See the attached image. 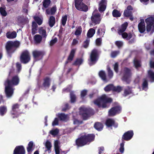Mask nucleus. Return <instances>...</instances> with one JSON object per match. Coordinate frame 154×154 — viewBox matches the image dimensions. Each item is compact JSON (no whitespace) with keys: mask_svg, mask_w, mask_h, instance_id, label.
I'll return each mask as SVG.
<instances>
[{"mask_svg":"<svg viewBox=\"0 0 154 154\" xmlns=\"http://www.w3.org/2000/svg\"><path fill=\"white\" fill-rule=\"evenodd\" d=\"M19 82L20 79L17 75L13 76L11 81L8 79L6 81L5 83V92L8 97H11L13 94L14 89L12 87V85H17Z\"/></svg>","mask_w":154,"mask_h":154,"instance_id":"nucleus-1","label":"nucleus"},{"mask_svg":"<svg viewBox=\"0 0 154 154\" xmlns=\"http://www.w3.org/2000/svg\"><path fill=\"white\" fill-rule=\"evenodd\" d=\"M112 99L103 95L94 102V103L100 107L106 108L108 106V104L112 102Z\"/></svg>","mask_w":154,"mask_h":154,"instance_id":"nucleus-2","label":"nucleus"},{"mask_svg":"<svg viewBox=\"0 0 154 154\" xmlns=\"http://www.w3.org/2000/svg\"><path fill=\"white\" fill-rule=\"evenodd\" d=\"M94 138L93 134H84L76 140V144L78 146H82L94 140Z\"/></svg>","mask_w":154,"mask_h":154,"instance_id":"nucleus-3","label":"nucleus"},{"mask_svg":"<svg viewBox=\"0 0 154 154\" xmlns=\"http://www.w3.org/2000/svg\"><path fill=\"white\" fill-rule=\"evenodd\" d=\"M128 25V23L127 22L123 24L119 27L118 32L119 35H122L123 38L129 40L132 37V35L131 33L128 34L126 32H123L125 30Z\"/></svg>","mask_w":154,"mask_h":154,"instance_id":"nucleus-4","label":"nucleus"},{"mask_svg":"<svg viewBox=\"0 0 154 154\" xmlns=\"http://www.w3.org/2000/svg\"><path fill=\"white\" fill-rule=\"evenodd\" d=\"M146 23V30L147 32L152 33L154 32V17L152 16L145 20Z\"/></svg>","mask_w":154,"mask_h":154,"instance_id":"nucleus-5","label":"nucleus"},{"mask_svg":"<svg viewBox=\"0 0 154 154\" xmlns=\"http://www.w3.org/2000/svg\"><path fill=\"white\" fill-rule=\"evenodd\" d=\"M83 0H75V8L79 10L86 11L88 10L87 5L83 4Z\"/></svg>","mask_w":154,"mask_h":154,"instance_id":"nucleus-6","label":"nucleus"},{"mask_svg":"<svg viewBox=\"0 0 154 154\" xmlns=\"http://www.w3.org/2000/svg\"><path fill=\"white\" fill-rule=\"evenodd\" d=\"M98 52L97 50L94 49L91 52L90 58L88 60V63L90 65L94 64L98 59Z\"/></svg>","mask_w":154,"mask_h":154,"instance_id":"nucleus-7","label":"nucleus"},{"mask_svg":"<svg viewBox=\"0 0 154 154\" xmlns=\"http://www.w3.org/2000/svg\"><path fill=\"white\" fill-rule=\"evenodd\" d=\"M30 60V54L27 51H23L20 57V61L24 63H28Z\"/></svg>","mask_w":154,"mask_h":154,"instance_id":"nucleus-8","label":"nucleus"},{"mask_svg":"<svg viewBox=\"0 0 154 154\" xmlns=\"http://www.w3.org/2000/svg\"><path fill=\"white\" fill-rule=\"evenodd\" d=\"M101 18L100 14L98 13H97V11H94L91 17V20L93 23L95 24H98L100 21Z\"/></svg>","mask_w":154,"mask_h":154,"instance_id":"nucleus-9","label":"nucleus"},{"mask_svg":"<svg viewBox=\"0 0 154 154\" xmlns=\"http://www.w3.org/2000/svg\"><path fill=\"white\" fill-rule=\"evenodd\" d=\"M124 76L122 80L127 83H129L131 80V73L130 70L127 68H125L124 70Z\"/></svg>","mask_w":154,"mask_h":154,"instance_id":"nucleus-10","label":"nucleus"},{"mask_svg":"<svg viewBox=\"0 0 154 154\" xmlns=\"http://www.w3.org/2000/svg\"><path fill=\"white\" fill-rule=\"evenodd\" d=\"M19 105L17 104L13 105L12 107L11 113L13 118L17 117L18 116Z\"/></svg>","mask_w":154,"mask_h":154,"instance_id":"nucleus-11","label":"nucleus"},{"mask_svg":"<svg viewBox=\"0 0 154 154\" xmlns=\"http://www.w3.org/2000/svg\"><path fill=\"white\" fill-rule=\"evenodd\" d=\"M121 108L119 106L112 108L109 111V115L112 116L119 113L121 111Z\"/></svg>","mask_w":154,"mask_h":154,"instance_id":"nucleus-12","label":"nucleus"},{"mask_svg":"<svg viewBox=\"0 0 154 154\" xmlns=\"http://www.w3.org/2000/svg\"><path fill=\"white\" fill-rule=\"evenodd\" d=\"M80 112L84 120L87 119L89 117L88 109L86 108L84 106L81 107L80 109Z\"/></svg>","mask_w":154,"mask_h":154,"instance_id":"nucleus-13","label":"nucleus"},{"mask_svg":"<svg viewBox=\"0 0 154 154\" xmlns=\"http://www.w3.org/2000/svg\"><path fill=\"white\" fill-rule=\"evenodd\" d=\"M107 4L106 0H101L99 3L98 9L100 12L104 11L106 9Z\"/></svg>","mask_w":154,"mask_h":154,"instance_id":"nucleus-14","label":"nucleus"},{"mask_svg":"<svg viewBox=\"0 0 154 154\" xmlns=\"http://www.w3.org/2000/svg\"><path fill=\"white\" fill-rule=\"evenodd\" d=\"M134 135L133 131H129L125 133L122 136V138L126 140H130Z\"/></svg>","mask_w":154,"mask_h":154,"instance_id":"nucleus-15","label":"nucleus"},{"mask_svg":"<svg viewBox=\"0 0 154 154\" xmlns=\"http://www.w3.org/2000/svg\"><path fill=\"white\" fill-rule=\"evenodd\" d=\"M14 154H25V150L22 146H18L15 148Z\"/></svg>","mask_w":154,"mask_h":154,"instance_id":"nucleus-16","label":"nucleus"},{"mask_svg":"<svg viewBox=\"0 0 154 154\" xmlns=\"http://www.w3.org/2000/svg\"><path fill=\"white\" fill-rule=\"evenodd\" d=\"M11 42H8L6 46V48L7 53L8 54H10L13 52L15 50V48H14L13 45H11Z\"/></svg>","mask_w":154,"mask_h":154,"instance_id":"nucleus-17","label":"nucleus"},{"mask_svg":"<svg viewBox=\"0 0 154 154\" xmlns=\"http://www.w3.org/2000/svg\"><path fill=\"white\" fill-rule=\"evenodd\" d=\"M60 143L59 141L56 140L54 142V149L56 154H60V152H62L60 149Z\"/></svg>","mask_w":154,"mask_h":154,"instance_id":"nucleus-18","label":"nucleus"},{"mask_svg":"<svg viewBox=\"0 0 154 154\" xmlns=\"http://www.w3.org/2000/svg\"><path fill=\"white\" fill-rule=\"evenodd\" d=\"M139 32L141 33L143 32L146 30L145 23L143 20H141L140 22L138 25Z\"/></svg>","mask_w":154,"mask_h":154,"instance_id":"nucleus-19","label":"nucleus"},{"mask_svg":"<svg viewBox=\"0 0 154 154\" xmlns=\"http://www.w3.org/2000/svg\"><path fill=\"white\" fill-rule=\"evenodd\" d=\"M133 9V8L131 6H128L127 9L124 11V16L126 17L131 16L132 15V11Z\"/></svg>","mask_w":154,"mask_h":154,"instance_id":"nucleus-20","label":"nucleus"},{"mask_svg":"<svg viewBox=\"0 0 154 154\" xmlns=\"http://www.w3.org/2000/svg\"><path fill=\"white\" fill-rule=\"evenodd\" d=\"M106 125L108 127H110L112 126L115 127H117L118 125L117 124L115 123L114 120L112 119H108L106 121Z\"/></svg>","mask_w":154,"mask_h":154,"instance_id":"nucleus-21","label":"nucleus"},{"mask_svg":"<svg viewBox=\"0 0 154 154\" xmlns=\"http://www.w3.org/2000/svg\"><path fill=\"white\" fill-rule=\"evenodd\" d=\"M38 32L42 35L43 38H46L47 35L45 29L44 27H40L38 30Z\"/></svg>","mask_w":154,"mask_h":154,"instance_id":"nucleus-22","label":"nucleus"},{"mask_svg":"<svg viewBox=\"0 0 154 154\" xmlns=\"http://www.w3.org/2000/svg\"><path fill=\"white\" fill-rule=\"evenodd\" d=\"M57 116L61 120L63 121H67L69 118L68 115L63 113L58 114H57Z\"/></svg>","mask_w":154,"mask_h":154,"instance_id":"nucleus-23","label":"nucleus"},{"mask_svg":"<svg viewBox=\"0 0 154 154\" xmlns=\"http://www.w3.org/2000/svg\"><path fill=\"white\" fill-rule=\"evenodd\" d=\"M148 78L151 82L154 81V72L151 70H149L148 72Z\"/></svg>","mask_w":154,"mask_h":154,"instance_id":"nucleus-24","label":"nucleus"},{"mask_svg":"<svg viewBox=\"0 0 154 154\" xmlns=\"http://www.w3.org/2000/svg\"><path fill=\"white\" fill-rule=\"evenodd\" d=\"M32 54L33 57L35 59L41 57L42 55V53L41 51L36 50L33 51Z\"/></svg>","mask_w":154,"mask_h":154,"instance_id":"nucleus-25","label":"nucleus"},{"mask_svg":"<svg viewBox=\"0 0 154 154\" xmlns=\"http://www.w3.org/2000/svg\"><path fill=\"white\" fill-rule=\"evenodd\" d=\"M43 144L45 145L47 150L49 151L51 150L52 146L51 143L50 141L47 140L45 142H44Z\"/></svg>","mask_w":154,"mask_h":154,"instance_id":"nucleus-26","label":"nucleus"},{"mask_svg":"<svg viewBox=\"0 0 154 154\" xmlns=\"http://www.w3.org/2000/svg\"><path fill=\"white\" fill-rule=\"evenodd\" d=\"M6 36L8 38H15L17 36V34L15 32H8L6 34Z\"/></svg>","mask_w":154,"mask_h":154,"instance_id":"nucleus-27","label":"nucleus"},{"mask_svg":"<svg viewBox=\"0 0 154 154\" xmlns=\"http://www.w3.org/2000/svg\"><path fill=\"white\" fill-rule=\"evenodd\" d=\"M55 22V17L53 16H51L50 17L49 20V26L52 27L53 26Z\"/></svg>","mask_w":154,"mask_h":154,"instance_id":"nucleus-28","label":"nucleus"},{"mask_svg":"<svg viewBox=\"0 0 154 154\" xmlns=\"http://www.w3.org/2000/svg\"><path fill=\"white\" fill-rule=\"evenodd\" d=\"M95 128L99 131L101 130L103 128V125L102 124L100 123H96L94 126Z\"/></svg>","mask_w":154,"mask_h":154,"instance_id":"nucleus-29","label":"nucleus"},{"mask_svg":"<svg viewBox=\"0 0 154 154\" xmlns=\"http://www.w3.org/2000/svg\"><path fill=\"white\" fill-rule=\"evenodd\" d=\"M7 108L6 106H2L0 107V115L3 116L6 112Z\"/></svg>","mask_w":154,"mask_h":154,"instance_id":"nucleus-30","label":"nucleus"},{"mask_svg":"<svg viewBox=\"0 0 154 154\" xmlns=\"http://www.w3.org/2000/svg\"><path fill=\"white\" fill-rule=\"evenodd\" d=\"M99 74L100 77L104 82H106L107 81L106 79V74L104 71H100Z\"/></svg>","mask_w":154,"mask_h":154,"instance_id":"nucleus-31","label":"nucleus"},{"mask_svg":"<svg viewBox=\"0 0 154 154\" xmlns=\"http://www.w3.org/2000/svg\"><path fill=\"white\" fill-rule=\"evenodd\" d=\"M42 37L39 35H35L34 38L35 42L37 43H40L42 40Z\"/></svg>","mask_w":154,"mask_h":154,"instance_id":"nucleus-32","label":"nucleus"},{"mask_svg":"<svg viewBox=\"0 0 154 154\" xmlns=\"http://www.w3.org/2000/svg\"><path fill=\"white\" fill-rule=\"evenodd\" d=\"M95 33V30L92 28L90 29L87 33V36L88 37H92Z\"/></svg>","mask_w":154,"mask_h":154,"instance_id":"nucleus-33","label":"nucleus"},{"mask_svg":"<svg viewBox=\"0 0 154 154\" xmlns=\"http://www.w3.org/2000/svg\"><path fill=\"white\" fill-rule=\"evenodd\" d=\"M83 60L82 58L77 59L74 63V65L79 66L83 62Z\"/></svg>","mask_w":154,"mask_h":154,"instance_id":"nucleus-34","label":"nucleus"},{"mask_svg":"<svg viewBox=\"0 0 154 154\" xmlns=\"http://www.w3.org/2000/svg\"><path fill=\"white\" fill-rule=\"evenodd\" d=\"M112 15L115 17H119L121 15V13L119 11L116 10H114L112 13Z\"/></svg>","mask_w":154,"mask_h":154,"instance_id":"nucleus-35","label":"nucleus"},{"mask_svg":"<svg viewBox=\"0 0 154 154\" xmlns=\"http://www.w3.org/2000/svg\"><path fill=\"white\" fill-rule=\"evenodd\" d=\"M50 85V79L49 78H46L45 80V82L43 83V85L45 88H48Z\"/></svg>","mask_w":154,"mask_h":154,"instance_id":"nucleus-36","label":"nucleus"},{"mask_svg":"<svg viewBox=\"0 0 154 154\" xmlns=\"http://www.w3.org/2000/svg\"><path fill=\"white\" fill-rule=\"evenodd\" d=\"M76 50L73 49L70 52V55L68 58V60H72L74 56V54Z\"/></svg>","mask_w":154,"mask_h":154,"instance_id":"nucleus-37","label":"nucleus"},{"mask_svg":"<svg viewBox=\"0 0 154 154\" xmlns=\"http://www.w3.org/2000/svg\"><path fill=\"white\" fill-rule=\"evenodd\" d=\"M114 86L112 85H109L104 88V90L106 91H109L111 90L113 91Z\"/></svg>","mask_w":154,"mask_h":154,"instance_id":"nucleus-38","label":"nucleus"},{"mask_svg":"<svg viewBox=\"0 0 154 154\" xmlns=\"http://www.w3.org/2000/svg\"><path fill=\"white\" fill-rule=\"evenodd\" d=\"M143 89L146 91L148 89V84L146 79H144L143 80V83L142 85Z\"/></svg>","mask_w":154,"mask_h":154,"instance_id":"nucleus-39","label":"nucleus"},{"mask_svg":"<svg viewBox=\"0 0 154 154\" xmlns=\"http://www.w3.org/2000/svg\"><path fill=\"white\" fill-rule=\"evenodd\" d=\"M5 8V6H3L0 8V12L1 14L4 16H6L7 14Z\"/></svg>","mask_w":154,"mask_h":154,"instance_id":"nucleus-40","label":"nucleus"},{"mask_svg":"<svg viewBox=\"0 0 154 154\" xmlns=\"http://www.w3.org/2000/svg\"><path fill=\"white\" fill-rule=\"evenodd\" d=\"M70 100L71 103H74L75 102L76 100V97L73 92H70Z\"/></svg>","mask_w":154,"mask_h":154,"instance_id":"nucleus-41","label":"nucleus"},{"mask_svg":"<svg viewBox=\"0 0 154 154\" xmlns=\"http://www.w3.org/2000/svg\"><path fill=\"white\" fill-rule=\"evenodd\" d=\"M34 18L39 25H41L42 23V20L38 17L34 16Z\"/></svg>","mask_w":154,"mask_h":154,"instance_id":"nucleus-42","label":"nucleus"},{"mask_svg":"<svg viewBox=\"0 0 154 154\" xmlns=\"http://www.w3.org/2000/svg\"><path fill=\"white\" fill-rule=\"evenodd\" d=\"M50 0H44L43 2V5L45 8H47L50 4Z\"/></svg>","mask_w":154,"mask_h":154,"instance_id":"nucleus-43","label":"nucleus"},{"mask_svg":"<svg viewBox=\"0 0 154 154\" xmlns=\"http://www.w3.org/2000/svg\"><path fill=\"white\" fill-rule=\"evenodd\" d=\"M33 145V143L32 141H31L29 143L28 146L27 148V150L28 152L32 151Z\"/></svg>","mask_w":154,"mask_h":154,"instance_id":"nucleus-44","label":"nucleus"},{"mask_svg":"<svg viewBox=\"0 0 154 154\" xmlns=\"http://www.w3.org/2000/svg\"><path fill=\"white\" fill-rule=\"evenodd\" d=\"M59 131V130L57 129H55L52 130L50 131V134L52 135L55 136L57 135Z\"/></svg>","mask_w":154,"mask_h":154,"instance_id":"nucleus-45","label":"nucleus"},{"mask_svg":"<svg viewBox=\"0 0 154 154\" xmlns=\"http://www.w3.org/2000/svg\"><path fill=\"white\" fill-rule=\"evenodd\" d=\"M134 64L136 68L140 67L141 65L140 61L136 58L134 60Z\"/></svg>","mask_w":154,"mask_h":154,"instance_id":"nucleus-46","label":"nucleus"},{"mask_svg":"<svg viewBox=\"0 0 154 154\" xmlns=\"http://www.w3.org/2000/svg\"><path fill=\"white\" fill-rule=\"evenodd\" d=\"M67 20V16L66 15H65L63 16L62 17L61 19V23L64 26L66 24V21Z\"/></svg>","mask_w":154,"mask_h":154,"instance_id":"nucleus-47","label":"nucleus"},{"mask_svg":"<svg viewBox=\"0 0 154 154\" xmlns=\"http://www.w3.org/2000/svg\"><path fill=\"white\" fill-rule=\"evenodd\" d=\"M82 30L81 27L79 26L76 29L75 32V35H80L82 32Z\"/></svg>","mask_w":154,"mask_h":154,"instance_id":"nucleus-48","label":"nucleus"},{"mask_svg":"<svg viewBox=\"0 0 154 154\" xmlns=\"http://www.w3.org/2000/svg\"><path fill=\"white\" fill-rule=\"evenodd\" d=\"M124 142H123L120 144V147L119 149V150L121 153H123L124 151Z\"/></svg>","mask_w":154,"mask_h":154,"instance_id":"nucleus-49","label":"nucleus"},{"mask_svg":"<svg viewBox=\"0 0 154 154\" xmlns=\"http://www.w3.org/2000/svg\"><path fill=\"white\" fill-rule=\"evenodd\" d=\"M11 42V45H13L15 48L16 47H19L20 45V42L19 41H16L14 42L10 41Z\"/></svg>","mask_w":154,"mask_h":154,"instance_id":"nucleus-50","label":"nucleus"},{"mask_svg":"<svg viewBox=\"0 0 154 154\" xmlns=\"http://www.w3.org/2000/svg\"><path fill=\"white\" fill-rule=\"evenodd\" d=\"M105 31L104 29H98L97 32V34L103 36L104 34Z\"/></svg>","mask_w":154,"mask_h":154,"instance_id":"nucleus-51","label":"nucleus"},{"mask_svg":"<svg viewBox=\"0 0 154 154\" xmlns=\"http://www.w3.org/2000/svg\"><path fill=\"white\" fill-rule=\"evenodd\" d=\"M122 90V88L119 86H118L116 87L114 86L113 91L117 92H120Z\"/></svg>","mask_w":154,"mask_h":154,"instance_id":"nucleus-52","label":"nucleus"},{"mask_svg":"<svg viewBox=\"0 0 154 154\" xmlns=\"http://www.w3.org/2000/svg\"><path fill=\"white\" fill-rule=\"evenodd\" d=\"M119 54V51H114L111 52V57L114 58L116 56Z\"/></svg>","mask_w":154,"mask_h":154,"instance_id":"nucleus-53","label":"nucleus"},{"mask_svg":"<svg viewBox=\"0 0 154 154\" xmlns=\"http://www.w3.org/2000/svg\"><path fill=\"white\" fill-rule=\"evenodd\" d=\"M57 39L56 37H55L54 39H52L50 42V45L52 46L54 45L57 42Z\"/></svg>","mask_w":154,"mask_h":154,"instance_id":"nucleus-54","label":"nucleus"},{"mask_svg":"<svg viewBox=\"0 0 154 154\" xmlns=\"http://www.w3.org/2000/svg\"><path fill=\"white\" fill-rule=\"evenodd\" d=\"M107 69L108 72V75L110 78H111L113 75V73L112 71L111 70L109 67H107Z\"/></svg>","mask_w":154,"mask_h":154,"instance_id":"nucleus-55","label":"nucleus"},{"mask_svg":"<svg viewBox=\"0 0 154 154\" xmlns=\"http://www.w3.org/2000/svg\"><path fill=\"white\" fill-rule=\"evenodd\" d=\"M115 44L119 48L122 47L123 45V42L120 41H116Z\"/></svg>","mask_w":154,"mask_h":154,"instance_id":"nucleus-56","label":"nucleus"},{"mask_svg":"<svg viewBox=\"0 0 154 154\" xmlns=\"http://www.w3.org/2000/svg\"><path fill=\"white\" fill-rule=\"evenodd\" d=\"M89 39H88L84 42L83 46L85 48H86L88 47L89 44Z\"/></svg>","mask_w":154,"mask_h":154,"instance_id":"nucleus-57","label":"nucleus"},{"mask_svg":"<svg viewBox=\"0 0 154 154\" xmlns=\"http://www.w3.org/2000/svg\"><path fill=\"white\" fill-rule=\"evenodd\" d=\"M87 93V90H84L82 91L81 92V97L83 98L86 95Z\"/></svg>","mask_w":154,"mask_h":154,"instance_id":"nucleus-58","label":"nucleus"},{"mask_svg":"<svg viewBox=\"0 0 154 154\" xmlns=\"http://www.w3.org/2000/svg\"><path fill=\"white\" fill-rule=\"evenodd\" d=\"M17 70L18 72H19L21 69V64L19 63H17L16 64Z\"/></svg>","mask_w":154,"mask_h":154,"instance_id":"nucleus-59","label":"nucleus"},{"mask_svg":"<svg viewBox=\"0 0 154 154\" xmlns=\"http://www.w3.org/2000/svg\"><path fill=\"white\" fill-rule=\"evenodd\" d=\"M102 40L101 38H98L96 40V44L97 45H100L101 43Z\"/></svg>","mask_w":154,"mask_h":154,"instance_id":"nucleus-60","label":"nucleus"},{"mask_svg":"<svg viewBox=\"0 0 154 154\" xmlns=\"http://www.w3.org/2000/svg\"><path fill=\"white\" fill-rule=\"evenodd\" d=\"M58 124V119L56 118L53 121L52 123V125L53 126L57 125Z\"/></svg>","mask_w":154,"mask_h":154,"instance_id":"nucleus-61","label":"nucleus"},{"mask_svg":"<svg viewBox=\"0 0 154 154\" xmlns=\"http://www.w3.org/2000/svg\"><path fill=\"white\" fill-rule=\"evenodd\" d=\"M131 92V89L129 88H128V89H125L124 91V95L125 96L129 94Z\"/></svg>","mask_w":154,"mask_h":154,"instance_id":"nucleus-62","label":"nucleus"},{"mask_svg":"<svg viewBox=\"0 0 154 154\" xmlns=\"http://www.w3.org/2000/svg\"><path fill=\"white\" fill-rule=\"evenodd\" d=\"M28 4H26L24 5V6L23 7V11L26 13H27L28 12Z\"/></svg>","mask_w":154,"mask_h":154,"instance_id":"nucleus-63","label":"nucleus"},{"mask_svg":"<svg viewBox=\"0 0 154 154\" xmlns=\"http://www.w3.org/2000/svg\"><path fill=\"white\" fill-rule=\"evenodd\" d=\"M73 123L75 125H79L82 123V122L79 121L78 120V119H73Z\"/></svg>","mask_w":154,"mask_h":154,"instance_id":"nucleus-64","label":"nucleus"}]
</instances>
